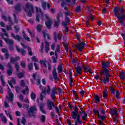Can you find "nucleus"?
Segmentation results:
<instances>
[{"label":"nucleus","mask_w":125,"mask_h":125,"mask_svg":"<svg viewBox=\"0 0 125 125\" xmlns=\"http://www.w3.org/2000/svg\"><path fill=\"white\" fill-rule=\"evenodd\" d=\"M113 13L119 21L120 24L124 28L125 27V12L124 7L121 8L119 6H116L113 9Z\"/></svg>","instance_id":"f257e3e1"},{"label":"nucleus","mask_w":125,"mask_h":125,"mask_svg":"<svg viewBox=\"0 0 125 125\" xmlns=\"http://www.w3.org/2000/svg\"><path fill=\"white\" fill-rule=\"evenodd\" d=\"M111 66V63L110 62H102V67L103 70L100 71V74L101 76H104L106 78L107 81H109V78L110 77V71L108 69V68Z\"/></svg>","instance_id":"f03ea898"},{"label":"nucleus","mask_w":125,"mask_h":125,"mask_svg":"<svg viewBox=\"0 0 125 125\" xmlns=\"http://www.w3.org/2000/svg\"><path fill=\"white\" fill-rule=\"evenodd\" d=\"M25 12H27L28 16L32 17V13H34V6L32 4L27 3L26 8H24Z\"/></svg>","instance_id":"7ed1b4c3"},{"label":"nucleus","mask_w":125,"mask_h":125,"mask_svg":"<svg viewBox=\"0 0 125 125\" xmlns=\"http://www.w3.org/2000/svg\"><path fill=\"white\" fill-rule=\"evenodd\" d=\"M62 16H63V14L61 12L57 14L56 20H55L54 22V27L55 28H58V27H59V24H60V17H62Z\"/></svg>","instance_id":"20e7f679"},{"label":"nucleus","mask_w":125,"mask_h":125,"mask_svg":"<svg viewBox=\"0 0 125 125\" xmlns=\"http://www.w3.org/2000/svg\"><path fill=\"white\" fill-rule=\"evenodd\" d=\"M71 117L73 120L75 121V123H78L79 125H81L82 120H81V115L78 113L71 114Z\"/></svg>","instance_id":"39448f33"},{"label":"nucleus","mask_w":125,"mask_h":125,"mask_svg":"<svg viewBox=\"0 0 125 125\" xmlns=\"http://www.w3.org/2000/svg\"><path fill=\"white\" fill-rule=\"evenodd\" d=\"M7 93L9 95V97H7V100L10 101V102H13L14 95L13 94V93L11 92V89H10L9 87L8 88Z\"/></svg>","instance_id":"423d86ee"},{"label":"nucleus","mask_w":125,"mask_h":125,"mask_svg":"<svg viewBox=\"0 0 125 125\" xmlns=\"http://www.w3.org/2000/svg\"><path fill=\"white\" fill-rule=\"evenodd\" d=\"M85 43L83 42H80L78 43V44H76L74 47L78 48L79 51L81 52L83 49L84 46H85Z\"/></svg>","instance_id":"0eeeda50"},{"label":"nucleus","mask_w":125,"mask_h":125,"mask_svg":"<svg viewBox=\"0 0 125 125\" xmlns=\"http://www.w3.org/2000/svg\"><path fill=\"white\" fill-rule=\"evenodd\" d=\"M47 106L48 109L50 110H53V108H55V104H54V102L50 100L47 101Z\"/></svg>","instance_id":"6e6552de"},{"label":"nucleus","mask_w":125,"mask_h":125,"mask_svg":"<svg viewBox=\"0 0 125 125\" xmlns=\"http://www.w3.org/2000/svg\"><path fill=\"white\" fill-rule=\"evenodd\" d=\"M56 94H57V93L56 92V87H54L52 88L50 94V97L52 101H55V100L56 99Z\"/></svg>","instance_id":"1a4fd4ad"},{"label":"nucleus","mask_w":125,"mask_h":125,"mask_svg":"<svg viewBox=\"0 0 125 125\" xmlns=\"http://www.w3.org/2000/svg\"><path fill=\"white\" fill-rule=\"evenodd\" d=\"M8 69L7 70V74L8 76H11L12 75V72H13V67L10 62H8L7 64Z\"/></svg>","instance_id":"9d476101"},{"label":"nucleus","mask_w":125,"mask_h":125,"mask_svg":"<svg viewBox=\"0 0 125 125\" xmlns=\"http://www.w3.org/2000/svg\"><path fill=\"white\" fill-rule=\"evenodd\" d=\"M8 20L9 21V25L6 26V30L7 31H9L10 30H12L11 26L13 25V22L12 21V19H11V17H10V16H8Z\"/></svg>","instance_id":"9b49d317"},{"label":"nucleus","mask_w":125,"mask_h":125,"mask_svg":"<svg viewBox=\"0 0 125 125\" xmlns=\"http://www.w3.org/2000/svg\"><path fill=\"white\" fill-rule=\"evenodd\" d=\"M75 70L76 71V75L77 76H81L83 73V68L82 66L80 65H77V67H76Z\"/></svg>","instance_id":"f8f14e48"},{"label":"nucleus","mask_w":125,"mask_h":125,"mask_svg":"<svg viewBox=\"0 0 125 125\" xmlns=\"http://www.w3.org/2000/svg\"><path fill=\"white\" fill-rule=\"evenodd\" d=\"M11 37H12V38L16 40V41H18V42H21V40H23V38L19 35H16L15 36L14 34L12 33L11 34Z\"/></svg>","instance_id":"ddd939ff"},{"label":"nucleus","mask_w":125,"mask_h":125,"mask_svg":"<svg viewBox=\"0 0 125 125\" xmlns=\"http://www.w3.org/2000/svg\"><path fill=\"white\" fill-rule=\"evenodd\" d=\"M83 70L84 72H87V73H89V74L92 75L93 73L91 72V69L88 65H83Z\"/></svg>","instance_id":"4468645a"},{"label":"nucleus","mask_w":125,"mask_h":125,"mask_svg":"<svg viewBox=\"0 0 125 125\" xmlns=\"http://www.w3.org/2000/svg\"><path fill=\"white\" fill-rule=\"evenodd\" d=\"M52 24V20H47L45 22V25L46 27L49 30L51 29Z\"/></svg>","instance_id":"2eb2a0df"},{"label":"nucleus","mask_w":125,"mask_h":125,"mask_svg":"<svg viewBox=\"0 0 125 125\" xmlns=\"http://www.w3.org/2000/svg\"><path fill=\"white\" fill-rule=\"evenodd\" d=\"M14 9L17 12L21 11V3H17L14 7Z\"/></svg>","instance_id":"dca6fc26"},{"label":"nucleus","mask_w":125,"mask_h":125,"mask_svg":"<svg viewBox=\"0 0 125 125\" xmlns=\"http://www.w3.org/2000/svg\"><path fill=\"white\" fill-rule=\"evenodd\" d=\"M1 37H2V39H3L4 41H5V42H6L7 43H9V45H12V44H13V41L9 40L7 39L4 38V36H3V35H1Z\"/></svg>","instance_id":"f3484780"},{"label":"nucleus","mask_w":125,"mask_h":125,"mask_svg":"<svg viewBox=\"0 0 125 125\" xmlns=\"http://www.w3.org/2000/svg\"><path fill=\"white\" fill-rule=\"evenodd\" d=\"M16 50H17L18 52L21 53L22 56H25L26 51L24 49H20L18 46H16Z\"/></svg>","instance_id":"a211bd4d"},{"label":"nucleus","mask_w":125,"mask_h":125,"mask_svg":"<svg viewBox=\"0 0 125 125\" xmlns=\"http://www.w3.org/2000/svg\"><path fill=\"white\" fill-rule=\"evenodd\" d=\"M46 91L45 89H44V90L42 91V93L40 94V100L41 101H42L43 100V98H44V96L46 95Z\"/></svg>","instance_id":"6ab92c4d"},{"label":"nucleus","mask_w":125,"mask_h":125,"mask_svg":"<svg viewBox=\"0 0 125 125\" xmlns=\"http://www.w3.org/2000/svg\"><path fill=\"white\" fill-rule=\"evenodd\" d=\"M10 62L12 64H14V63H16V62H17V61L19 60V57L17 56V57H16L15 58L11 57L10 59Z\"/></svg>","instance_id":"aec40b11"},{"label":"nucleus","mask_w":125,"mask_h":125,"mask_svg":"<svg viewBox=\"0 0 125 125\" xmlns=\"http://www.w3.org/2000/svg\"><path fill=\"white\" fill-rule=\"evenodd\" d=\"M37 106H36V105H33V106H31L28 111V113L30 114V113H34V112H37Z\"/></svg>","instance_id":"412c9836"},{"label":"nucleus","mask_w":125,"mask_h":125,"mask_svg":"<svg viewBox=\"0 0 125 125\" xmlns=\"http://www.w3.org/2000/svg\"><path fill=\"white\" fill-rule=\"evenodd\" d=\"M52 75L54 77V79L55 81L58 80V75H57V73L56 72V69L55 67L54 68V70H53Z\"/></svg>","instance_id":"4be33fe9"},{"label":"nucleus","mask_w":125,"mask_h":125,"mask_svg":"<svg viewBox=\"0 0 125 125\" xmlns=\"http://www.w3.org/2000/svg\"><path fill=\"white\" fill-rule=\"evenodd\" d=\"M55 57H52V60H53V63H57V60L58 59V54L57 51H55Z\"/></svg>","instance_id":"5701e85b"},{"label":"nucleus","mask_w":125,"mask_h":125,"mask_svg":"<svg viewBox=\"0 0 125 125\" xmlns=\"http://www.w3.org/2000/svg\"><path fill=\"white\" fill-rule=\"evenodd\" d=\"M42 34L43 36L44 39H46V37L47 38V40L48 41H50V36H49V35L48 33H46V30H44L42 31Z\"/></svg>","instance_id":"b1692460"},{"label":"nucleus","mask_w":125,"mask_h":125,"mask_svg":"<svg viewBox=\"0 0 125 125\" xmlns=\"http://www.w3.org/2000/svg\"><path fill=\"white\" fill-rule=\"evenodd\" d=\"M119 77L122 81H125V73L124 71H119Z\"/></svg>","instance_id":"393cba45"},{"label":"nucleus","mask_w":125,"mask_h":125,"mask_svg":"<svg viewBox=\"0 0 125 125\" xmlns=\"http://www.w3.org/2000/svg\"><path fill=\"white\" fill-rule=\"evenodd\" d=\"M62 45L66 52H68L69 51V45H68V43L66 42H63L62 43Z\"/></svg>","instance_id":"a878e982"},{"label":"nucleus","mask_w":125,"mask_h":125,"mask_svg":"<svg viewBox=\"0 0 125 125\" xmlns=\"http://www.w3.org/2000/svg\"><path fill=\"white\" fill-rule=\"evenodd\" d=\"M22 36L25 41H27V42H31V39L29 37H27V34H26L24 31H22Z\"/></svg>","instance_id":"bb28decb"},{"label":"nucleus","mask_w":125,"mask_h":125,"mask_svg":"<svg viewBox=\"0 0 125 125\" xmlns=\"http://www.w3.org/2000/svg\"><path fill=\"white\" fill-rule=\"evenodd\" d=\"M93 98L94 99V101H95V103L97 104V103H99L100 102V97L98 96V95H95L93 96Z\"/></svg>","instance_id":"cd10ccee"},{"label":"nucleus","mask_w":125,"mask_h":125,"mask_svg":"<svg viewBox=\"0 0 125 125\" xmlns=\"http://www.w3.org/2000/svg\"><path fill=\"white\" fill-rule=\"evenodd\" d=\"M32 77L33 78L34 81H37L38 84H41V80L40 79H37V73H33L32 75Z\"/></svg>","instance_id":"c85d7f7f"},{"label":"nucleus","mask_w":125,"mask_h":125,"mask_svg":"<svg viewBox=\"0 0 125 125\" xmlns=\"http://www.w3.org/2000/svg\"><path fill=\"white\" fill-rule=\"evenodd\" d=\"M40 110L42 113V114H45V111L43 109V103H40L39 104Z\"/></svg>","instance_id":"c756f323"},{"label":"nucleus","mask_w":125,"mask_h":125,"mask_svg":"<svg viewBox=\"0 0 125 125\" xmlns=\"http://www.w3.org/2000/svg\"><path fill=\"white\" fill-rule=\"evenodd\" d=\"M30 97L31 99L33 100V101H35L36 99H37V94L33 92H31L30 94Z\"/></svg>","instance_id":"7c9ffc66"},{"label":"nucleus","mask_w":125,"mask_h":125,"mask_svg":"<svg viewBox=\"0 0 125 125\" xmlns=\"http://www.w3.org/2000/svg\"><path fill=\"white\" fill-rule=\"evenodd\" d=\"M109 112L111 116L115 115V116H118V113L117 112V110H116L115 109H114L113 110L110 109Z\"/></svg>","instance_id":"2f4dec72"},{"label":"nucleus","mask_w":125,"mask_h":125,"mask_svg":"<svg viewBox=\"0 0 125 125\" xmlns=\"http://www.w3.org/2000/svg\"><path fill=\"white\" fill-rule=\"evenodd\" d=\"M12 83L15 84L16 83V80H15V78L14 77L11 78V80L9 81V85H12Z\"/></svg>","instance_id":"473e14b6"},{"label":"nucleus","mask_w":125,"mask_h":125,"mask_svg":"<svg viewBox=\"0 0 125 125\" xmlns=\"http://www.w3.org/2000/svg\"><path fill=\"white\" fill-rule=\"evenodd\" d=\"M74 109H75L74 111L71 112V115L79 113V108H78V106H77L76 105H75Z\"/></svg>","instance_id":"72a5a7b5"},{"label":"nucleus","mask_w":125,"mask_h":125,"mask_svg":"<svg viewBox=\"0 0 125 125\" xmlns=\"http://www.w3.org/2000/svg\"><path fill=\"white\" fill-rule=\"evenodd\" d=\"M46 60H42L40 61V64H42L43 65V66L44 67V68H47V66L46 65Z\"/></svg>","instance_id":"f704fd0d"},{"label":"nucleus","mask_w":125,"mask_h":125,"mask_svg":"<svg viewBox=\"0 0 125 125\" xmlns=\"http://www.w3.org/2000/svg\"><path fill=\"white\" fill-rule=\"evenodd\" d=\"M82 11V8H81V6L78 5L76 7L75 9V12L76 13H80V12H81Z\"/></svg>","instance_id":"c9c22d12"},{"label":"nucleus","mask_w":125,"mask_h":125,"mask_svg":"<svg viewBox=\"0 0 125 125\" xmlns=\"http://www.w3.org/2000/svg\"><path fill=\"white\" fill-rule=\"evenodd\" d=\"M26 92H27V93H29V87L28 86L26 87L25 89L21 90V93L22 94H26Z\"/></svg>","instance_id":"e433bc0d"},{"label":"nucleus","mask_w":125,"mask_h":125,"mask_svg":"<svg viewBox=\"0 0 125 125\" xmlns=\"http://www.w3.org/2000/svg\"><path fill=\"white\" fill-rule=\"evenodd\" d=\"M98 118L102 122H104V121H105L106 119V116L104 115L100 116V114L98 116Z\"/></svg>","instance_id":"4c0bfd02"},{"label":"nucleus","mask_w":125,"mask_h":125,"mask_svg":"<svg viewBox=\"0 0 125 125\" xmlns=\"http://www.w3.org/2000/svg\"><path fill=\"white\" fill-rule=\"evenodd\" d=\"M40 121L42 123V124H44L45 123V116L42 115L40 117Z\"/></svg>","instance_id":"58836bf2"},{"label":"nucleus","mask_w":125,"mask_h":125,"mask_svg":"<svg viewBox=\"0 0 125 125\" xmlns=\"http://www.w3.org/2000/svg\"><path fill=\"white\" fill-rule=\"evenodd\" d=\"M69 79L70 81V83H73V74L72 73V71H69Z\"/></svg>","instance_id":"ea45409f"},{"label":"nucleus","mask_w":125,"mask_h":125,"mask_svg":"<svg viewBox=\"0 0 125 125\" xmlns=\"http://www.w3.org/2000/svg\"><path fill=\"white\" fill-rule=\"evenodd\" d=\"M72 92L73 93V96L76 98V100H78V99H79V96L78 95V94H77V93L76 92V90H73Z\"/></svg>","instance_id":"a19ab883"},{"label":"nucleus","mask_w":125,"mask_h":125,"mask_svg":"<svg viewBox=\"0 0 125 125\" xmlns=\"http://www.w3.org/2000/svg\"><path fill=\"white\" fill-rule=\"evenodd\" d=\"M108 96V92L106 91H104L103 93V97L104 99H106V97Z\"/></svg>","instance_id":"79ce46f5"},{"label":"nucleus","mask_w":125,"mask_h":125,"mask_svg":"<svg viewBox=\"0 0 125 125\" xmlns=\"http://www.w3.org/2000/svg\"><path fill=\"white\" fill-rule=\"evenodd\" d=\"M0 81H1L2 85L3 86H4V85H5V82H4V80H3V77L2 76H1L0 77Z\"/></svg>","instance_id":"37998d69"},{"label":"nucleus","mask_w":125,"mask_h":125,"mask_svg":"<svg viewBox=\"0 0 125 125\" xmlns=\"http://www.w3.org/2000/svg\"><path fill=\"white\" fill-rule=\"evenodd\" d=\"M14 17V21L15 23H18L19 22V20L17 19V17L16 16V14H13Z\"/></svg>","instance_id":"c03bdc74"},{"label":"nucleus","mask_w":125,"mask_h":125,"mask_svg":"<svg viewBox=\"0 0 125 125\" xmlns=\"http://www.w3.org/2000/svg\"><path fill=\"white\" fill-rule=\"evenodd\" d=\"M58 70L59 73H62L63 68H62V64H60L58 66Z\"/></svg>","instance_id":"a18cd8bd"},{"label":"nucleus","mask_w":125,"mask_h":125,"mask_svg":"<svg viewBox=\"0 0 125 125\" xmlns=\"http://www.w3.org/2000/svg\"><path fill=\"white\" fill-rule=\"evenodd\" d=\"M93 112L94 113V114H97V115L98 116V117L100 115L99 114V111H98V109H96L95 108H93Z\"/></svg>","instance_id":"49530a36"},{"label":"nucleus","mask_w":125,"mask_h":125,"mask_svg":"<svg viewBox=\"0 0 125 125\" xmlns=\"http://www.w3.org/2000/svg\"><path fill=\"white\" fill-rule=\"evenodd\" d=\"M54 40L56 42H57V32L56 31L53 33Z\"/></svg>","instance_id":"de8ad7c7"},{"label":"nucleus","mask_w":125,"mask_h":125,"mask_svg":"<svg viewBox=\"0 0 125 125\" xmlns=\"http://www.w3.org/2000/svg\"><path fill=\"white\" fill-rule=\"evenodd\" d=\"M28 68L29 71H32L33 70V63H29L28 65Z\"/></svg>","instance_id":"09e8293b"},{"label":"nucleus","mask_w":125,"mask_h":125,"mask_svg":"<svg viewBox=\"0 0 125 125\" xmlns=\"http://www.w3.org/2000/svg\"><path fill=\"white\" fill-rule=\"evenodd\" d=\"M47 3H46V2L44 1L42 3V7L44 10H45L46 9V5Z\"/></svg>","instance_id":"8fccbe9b"},{"label":"nucleus","mask_w":125,"mask_h":125,"mask_svg":"<svg viewBox=\"0 0 125 125\" xmlns=\"http://www.w3.org/2000/svg\"><path fill=\"white\" fill-rule=\"evenodd\" d=\"M51 91V88L50 87V85H47V89L46 90V92L48 94H50V92Z\"/></svg>","instance_id":"3c124183"},{"label":"nucleus","mask_w":125,"mask_h":125,"mask_svg":"<svg viewBox=\"0 0 125 125\" xmlns=\"http://www.w3.org/2000/svg\"><path fill=\"white\" fill-rule=\"evenodd\" d=\"M27 31L29 33V35L31 36V38H35V34H32V32H31L29 28L27 29Z\"/></svg>","instance_id":"603ef678"},{"label":"nucleus","mask_w":125,"mask_h":125,"mask_svg":"<svg viewBox=\"0 0 125 125\" xmlns=\"http://www.w3.org/2000/svg\"><path fill=\"white\" fill-rule=\"evenodd\" d=\"M37 29L38 32L39 33L42 32V25H41V24H38L37 26Z\"/></svg>","instance_id":"864d4df0"},{"label":"nucleus","mask_w":125,"mask_h":125,"mask_svg":"<svg viewBox=\"0 0 125 125\" xmlns=\"http://www.w3.org/2000/svg\"><path fill=\"white\" fill-rule=\"evenodd\" d=\"M15 91L17 93H19V91L20 89H21V88H20V86H17L15 87Z\"/></svg>","instance_id":"5fc2aeb1"},{"label":"nucleus","mask_w":125,"mask_h":125,"mask_svg":"<svg viewBox=\"0 0 125 125\" xmlns=\"http://www.w3.org/2000/svg\"><path fill=\"white\" fill-rule=\"evenodd\" d=\"M28 54L30 56H32L33 55V52L32 51V49L30 47L28 48Z\"/></svg>","instance_id":"6e6d98bb"},{"label":"nucleus","mask_w":125,"mask_h":125,"mask_svg":"<svg viewBox=\"0 0 125 125\" xmlns=\"http://www.w3.org/2000/svg\"><path fill=\"white\" fill-rule=\"evenodd\" d=\"M19 79H21V78H23L24 77V73L21 72L20 73H18L17 75Z\"/></svg>","instance_id":"4d7b16f0"},{"label":"nucleus","mask_w":125,"mask_h":125,"mask_svg":"<svg viewBox=\"0 0 125 125\" xmlns=\"http://www.w3.org/2000/svg\"><path fill=\"white\" fill-rule=\"evenodd\" d=\"M102 13L104 14V15H105L106 13H107V8L104 7L102 10Z\"/></svg>","instance_id":"13d9d810"},{"label":"nucleus","mask_w":125,"mask_h":125,"mask_svg":"<svg viewBox=\"0 0 125 125\" xmlns=\"http://www.w3.org/2000/svg\"><path fill=\"white\" fill-rule=\"evenodd\" d=\"M2 122H3V123H4V124H6V123H7V119H6V117H5V116L2 117Z\"/></svg>","instance_id":"bf43d9fd"},{"label":"nucleus","mask_w":125,"mask_h":125,"mask_svg":"<svg viewBox=\"0 0 125 125\" xmlns=\"http://www.w3.org/2000/svg\"><path fill=\"white\" fill-rule=\"evenodd\" d=\"M65 5H66V1H65V0H62L61 3L62 7H64Z\"/></svg>","instance_id":"052dcab7"},{"label":"nucleus","mask_w":125,"mask_h":125,"mask_svg":"<svg viewBox=\"0 0 125 125\" xmlns=\"http://www.w3.org/2000/svg\"><path fill=\"white\" fill-rule=\"evenodd\" d=\"M6 1H7L8 4H11V5L14 4V1L13 0H6Z\"/></svg>","instance_id":"680f3d73"},{"label":"nucleus","mask_w":125,"mask_h":125,"mask_svg":"<svg viewBox=\"0 0 125 125\" xmlns=\"http://www.w3.org/2000/svg\"><path fill=\"white\" fill-rule=\"evenodd\" d=\"M21 66L22 67V68L25 69V68H26V64L25 63V62H21Z\"/></svg>","instance_id":"e2e57ef3"},{"label":"nucleus","mask_w":125,"mask_h":125,"mask_svg":"<svg viewBox=\"0 0 125 125\" xmlns=\"http://www.w3.org/2000/svg\"><path fill=\"white\" fill-rule=\"evenodd\" d=\"M15 67L17 72H19V69H20L19 65L17 63H16Z\"/></svg>","instance_id":"0e129e2a"},{"label":"nucleus","mask_w":125,"mask_h":125,"mask_svg":"<svg viewBox=\"0 0 125 125\" xmlns=\"http://www.w3.org/2000/svg\"><path fill=\"white\" fill-rule=\"evenodd\" d=\"M29 107H30V105L27 104H23V108L24 109H29Z\"/></svg>","instance_id":"69168bd1"},{"label":"nucleus","mask_w":125,"mask_h":125,"mask_svg":"<svg viewBox=\"0 0 125 125\" xmlns=\"http://www.w3.org/2000/svg\"><path fill=\"white\" fill-rule=\"evenodd\" d=\"M55 51L57 52H57H58V53L60 52V45H57V49Z\"/></svg>","instance_id":"338daca9"},{"label":"nucleus","mask_w":125,"mask_h":125,"mask_svg":"<svg viewBox=\"0 0 125 125\" xmlns=\"http://www.w3.org/2000/svg\"><path fill=\"white\" fill-rule=\"evenodd\" d=\"M25 82L24 81V80H21V86H22L23 87H24L25 86Z\"/></svg>","instance_id":"774afa93"}]
</instances>
